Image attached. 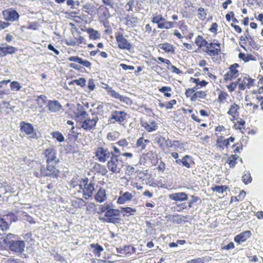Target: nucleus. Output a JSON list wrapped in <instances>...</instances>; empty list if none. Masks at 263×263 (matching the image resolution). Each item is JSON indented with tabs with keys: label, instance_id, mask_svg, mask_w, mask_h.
<instances>
[{
	"label": "nucleus",
	"instance_id": "nucleus-54",
	"mask_svg": "<svg viewBox=\"0 0 263 263\" xmlns=\"http://www.w3.org/2000/svg\"><path fill=\"white\" fill-rule=\"evenodd\" d=\"M51 135L53 137V138H55L59 142H63L64 141V136L62 135V133L59 131H54L53 132Z\"/></svg>",
	"mask_w": 263,
	"mask_h": 263
},
{
	"label": "nucleus",
	"instance_id": "nucleus-11",
	"mask_svg": "<svg viewBox=\"0 0 263 263\" xmlns=\"http://www.w3.org/2000/svg\"><path fill=\"white\" fill-rule=\"evenodd\" d=\"M128 114L124 110H113L108 119L110 123L123 124L126 120Z\"/></svg>",
	"mask_w": 263,
	"mask_h": 263
},
{
	"label": "nucleus",
	"instance_id": "nucleus-28",
	"mask_svg": "<svg viewBox=\"0 0 263 263\" xmlns=\"http://www.w3.org/2000/svg\"><path fill=\"white\" fill-rule=\"evenodd\" d=\"M234 123L233 128L239 130L241 133L245 134L246 131V121L242 118H238Z\"/></svg>",
	"mask_w": 263,
	"mask_h": 263
},
{
	"label": "nucleus",
	"instance_id": "nucleus-25",
	"mask_svg": "<svg viewBox=\"0 0 263 263\" xmlns=\"http://www.w3.org/2000/svg\"><path fill=\"white\" fill-rule=\"evenodd\" d=\"M157 143L162 151L165 153L168 152L166 151L167 148L172 147V144H168V142H171L169 139H166L163 136H159L157 138Z\"/></svg>",
	"mask_w": 263,
	"mask_h": 263
},
{
	"label": "nucleus",
	"instance_id": "nucleus-59",
	"mask_svg": "<svg viewBox=\"0 0 263 263\" xmlns=\"http://www.w3.org/2000/svg\"><path fill=\"white\" fill-rule=\"evenodd\" d=\"M186 204L185 202H182L180 204H176L174 206V210L176 211H178V212H180L185 209H186Z\"/></svg>",
	"mask_w": 263,
	"mask_h": 263
},
{
	"label": "nucleus",
	"instance_id": "nucleus-3",
	"mask_svg": "<svg viewBox=\"0 0 263 263\" xmlns=\"http://www.w3.org/2000/svg\"><path fill=\"white\" fill-rule=\"evenodd\" d=\"M16 235L12 233L6 235L4 240L5 244L8 247L9 250L15 253H22L24 252L25 248V242L23 240H13L16 238Z\"/></svg>",
	"mask_w": 263,
	"mask_h": 263
},
{
	"label": "nucleus",
	"instance_id": "nucleus-6",
	"mask_svg": "<svg viewBox=\"0 0 263 263\" xmlns=\"http://www.w3.org/2000/svg\"><path fill=\"white\" fill-rule=\"evenodd\" d=\"M152 23L156 24L159 29H171L174 26L173 21H167V15H163L161 13L156 12L152 14L151 18Z\"/></svg>",
	"mask_w": 263,
	"mask_h": 263
},
{
	"label": "nucleus",
	"instance_id": "nucleus-52",
	"mask_svg": "<svg viewBox=\"0 0 263 263\" xmlns=\"http://www.w3.org/2000/svg\"><path fill=\"white\" fill-rule=\"evenodd\" d=\"M228 189V186L226 185H215L212 186V191L218 192V194H222Z\"/></svg>",
	"mask_w": 263,
	"mask_h": 263
},
{
	"label": "nucleus",
	"instance_id": "nucleus-48",
	"mask_svg": "<svg viewBox=\"0 0 263 263\" xmlns=\"http://www.w3.org/2000/svg\"><path fill=\"white\" fill-rule=\"evenodd\" d=\"M197 16L199 20L204 21L206 19L207 13L204 8L199 7L197 10Z\"/></svg>",
	"mask_w": 263,
	"mask_h": 263
},
{
	"label": "nucleus",
	"instance_id": "nucleus-20",
	"mask_svg": "<svg viewBox=\"0 0 263 263\" xmlns=\"http://www.w3.org/2000/svg\"><path fill=\"white\" fill-rule=\"evenodd\" d=\"M240 107L236 103L234 102L230 105L227 114L231 116V121L237 120L240 115Z\"/></svg>",
	"mask_w": 263,
	"mask_h": 263
},
{
	"label": "nucleus",
	"instance_id": "nucleus-57",
	"mask_svg": "<svg viewBox=\"0 0 263 263\" xmlns=\"http://www.w3.org/2000/svg\"><path fill=\"white\" fill-rule=\"evenodd\" d=\"M7 220H9V223H10V225L11 224L12 222H15V221H16L18 220L17 216L12 212L7 213Z\"/></svg>",
	"mask_w": 263,
	"mask_h": 263
},
{
	"label": "nucleus",
	"instance_id": "nucleus-61",
	"mask_svg": "<svg viewBox=\"0 0 263 263\" xmlns=\"http://www.w3.org/2000/svg\"><path fill=\"white\" fill-rule=\"evenodd\" d=\"M83 12L87 13L89 15H92L95 13L94 8L89 5H85L83 8Z\"/></svg>",
	"mask_w": 263,
	"mask_h": 263
},
{
	"label": "nucleus",
	"instance_id": "nucleus-58",
	"mask_svg": "<svg viewBox=\"0 0 263 263\" xmlns=\"http://www.w3.org/2000/svg\"><path fill=\"white\" fill-rule=\"evenodd\" d=\"M104 89H106L107 93L112 98H114L116 96V93L117 91H115L114 89H112L111 87L109 86L108 84H105V86L103 87Z\"/></svg>",
	"mask_w": 263,
	"mask_h": 263
},
{
	"label": "nucleus",
	"instance_id": "nucleus-17",
	"mask_svg": "<svg viewBox=\"0 0 263 263\" xmlns=\"http://www.w3.org/2000/svg\"><path fill=\"white\" fill-rule=\"evenodd\" d=\"M239 82V89L240 90H244L247 87L250 88V87L254 86V79L250 77V76L246 75L238 79Z\"/></svg>",
	"mask_w": 263,
	"mask_h": 263
},
{
	"label": "nucleus",
	"instance_id": "nucleus-16",
	"mask_svg": "<svg viewBox=\"0 0 263 263\" xmlns=\"http://www.w3.org/2000/svg\"><path fill=\"white\" fill-rule=\"evenodd\" d=\"M2 15L4 20L11 22L17 21L20 16L17 11L12 8L3 10Z\"/></svg>",
	"mask_w": 263,
	"mask_h": 263
},
{
	"label": "nucleus",
	"instance_id": "nucleus-5",
	"mask_svg": "<svg viewBox=\"0 0 263 263\" xmlns=\"http://www.w3.org/2000/svg\"><path fill=\"white\" fill-rule=\"evenodd\" d=\"M95 182L94 181H89L87 177L81 179L79 181L78 185L82 192L83 197L86 200L90 199L92 196L94 191H95Z\"/></svg>",
	"mask_w": 263,
	"mask_h": 263
},
{
	"label": "nucleus",
	"instance_id": "nucleus-47",
	"mask_svg": "<svg viewBox=\"0 0 263 263\" xmlns=\"http://www.w3.org/2000/svg\"><path fill=\"white\" fill-rule=\"evenodd\" d=\"M172 91V88L170 86H164L161 87H159V91L163 92L164 93V96L165 97H171L172 96V94L171 92Z\"/></svg>",
	"mask_w": 263,
	"mask_h": 263
},
{
	"label": "nucleus",
	"instance_id": "nucleus-50",
	"mask_svg": "<svg viewBox=\"0 0 263 263\" xmlns=\"http://www.w3.org/2000/svg\"><path fill=\"white\" fill-rule=\"evenodd\" d=\"M86 80L84 78H80L78 79H74L73 80L70 81L69 84H76L78 86L81 87H84L86 85Z\"/></svg>",
	"mask_w": 263,
	"mask_h": 263
},
{
	"label": "nucleus",
	"instance_id": "nucleus-37",
	"mask_svg": "<svg viewBox=\"0 0 263 263\" xmlns=\"http://www.w3.org/2000/svg\"><path fill=\"white\" fill-rule=\"evenodd\" d=\"M98 13L99 17L102 19H107L110 16L108 9L104 5H100L98 8Z\"/></svg>",
	"mask_w": 263,
	"mask_h": 263
},
{
	"label": "nucleus",
	"instance_id": "nucleus-2",
	"mask_svg": "<svg viewBox=\"0 0 263 263\" xmlns=\"http://www.w3.org/2000/svg\"><path fill=\"white\" fill-rule=\"evenodd\" d=\"M88 114L85 110L80 111L76 115V119L81 122V127L86 131L91 130L96 128L99 120L98 116L92 118H87Z\"/></svg>",
	"mask_w": 263,
	"mask_h": 263
},
{
	"label": "nucleus",
	"instance_id": "nucleus-49",
	"mask_svg": "<svg viewBox=\"0 0 263 263\" xmlns=\"http://www.w3.org/2000/svg\"><path fill=\"white\" fill-rule=\"evenodd\" d=\"M121 211L122 212H124V213H123V216H128L134 215L136 211V209H132L131 207H125L122 208Z\"/></svg>",
	"mask_w": 263,
	"mask_h": 263
},
{
	"label": "nucleus",
	"instance_id": "nucleus-12",
	"mask_svg": "<svg viewBox=\"0 0 263 263\" xmlns=\"http://www.w3.org/2000/svg\"><path fill=\"white\" fill-rule=\"evenodd\" d=\"M115 37L119 49L127 50H131L132 44L128 41V39H125L122 32H116L115 33Z\"/></svg>",
	"mask_w": 263,
	"mask_h": 263
},
{
	"label": "nucleus",
	"instance_id": "nucleus-26",
	"mask_svg": "<svg viewBox=\"0 0 263 263\" xmlns=\"http://www.w3.org/2000/svg\"><path fill=\"white\" fill-rule=\"evenodd\" d=\"M86 41L83 36H79L78 38H70L66 40L65 44L69 46L79 45L81 44H86Z\"/></svg>",
	"mask_w": 263,
	"mask_h": 263
},
{
	"label": "nucleus",
	"instance_id": "nucleus-34",
	"mask_svg": "<svg viewBox=\"0 0 263 263\" xmlns=\"http://www.w3.org/2000/svg\"><path fill=\"white\" fill-rule=\"evenodd\" d=\"M82 31H86L88 34L89 39L92 40H96L100 39L101 37V34L98 31L95 30V29L88 28L85 29H81Z\"/></svg>",
	"mask_w": 263,
	"mask_h": 263
},
{
	"label": "nucleus",
	"instance_id": "nucleus-23",
	"mask_svg": "<svg viewBox=\"0 0 263 263\" xmlns=\"http://www.w3.org/2000/svg\"><path fill=\"white\" fill-rule=\"evenodd\" d=\"M69 61H72L79 63L80 65H82L84 67L90 68L92 63L89 61L84 60L83 58L78 57V55H73L68 58Z\"/></svg>",
	"mask_w": 263,
	"mask_h": 263
},
{
	"label": "nucleus",
	"instance_id": "nucleus-24",
	"mask_svg": "<svg viewBox=\"0 0 263 263\" xmlns=\"http://www.w3.org/2000/svg\"><path fill=\"white\" fill-rule=\"evenodd\" d=\"M158 60L162 63H165L167 65V69L171 70L172 73L177 74L182 73V71L180 69L177 68L176 66L173 65L170 60L165 59V58L162 57H158Z\"/></svg>",
	"mask_w": 263,
	"mask_h": 263
},
{
	"label": "nucleus",
	"instance_id": "nucleus-36",
	"mask_svg": "<svg viewBox=\"0 0 263 263\" xmlns=\"http://www.w3.org/2000/svg\"><path fill=\"white\" fill-rule=\"evenodd\" d=\"M192 158L190 155H186L181 159H178L176 160V163L180 165L184 166L186 168H190L191 166V162H192Z\"/></svg>",
	"mask_w": 263,
	"mask_h": 263
},
{
	"label": "nucleus",
	"instance_id": "nucleus-9",
	"mask_svg": "<svg viewBox=\"0 0 263 263\" xmlns=\"http://www.w3.org/2000/svg\"><path fill=\"white\" fill-rule=\"evenodd\" d=\"M203 51L210 57H218L222 53L221 45L216 40H214L213 42H208V41L206 47Z\"/></svg>",
	"mask_w": 263,
	"mask_h": 263
},
{
	"label": "nucleus",
	"instance_id": "nucleus-30",
	"mask_svg": "<svg viewBox=\"0 0 263 263\" xmlns=\"http://www.w3.org/2000/svg\"><path fill=\"white\" fill-rule=\"evenodd\" d=\"M251 235L250 231H245L243 232L237 234V235L235 236L234 237V241L237 243H241V242L246 241L249 237H250Z\"/></svg>",
	"mask_w": 263,
	"mask_h": 263
},
{
	"label": "nucleus",
	"instance_id": "nucleus-4",
	"mask_svg": "<svg viewBox=\"0 0 263 263\" xmlns=\"http://www.w3.org/2000/svg\"><path fill=\"white\" fill-rule=\"evenodd\" d=\"M26 164L30 167V169L36 178H40L42 177H49V175L46 168V166L39 160H28Z\"/></svg>",
	"mask_w": 263,
	"mask_h": 263
},
{
	"label": "nucleus",
	"instance_id": "nucleus-46",
	"mask_svg": "<svg viewBox=\"0 0 263 263\" xmlns=\"http://www.w3.org/2000/svg\"><path fill=\"white\" fill-rule=\"evenodd\" d=\"M114 98L119 100L120 102L125 103L127 105L132 104V100L128 97L122 96L119 92H116Z\"/></svg>",
	"mask_w": 263,
	"mask_h": 263
},
{
	"label": "nucleus",
	"instance_id": "nucleus-8",
	"mask_svg": "<svg viewBox=\"0 0 263 263\" xmlns=\"http://www.w3.org/2000/svg\"><path fill=\"white\" fill-rule=\"evenodd\" d=\"M198 87L195 86L191 88L185 89L184 95L186 98H189L191 102H196L197 100L205 99L208 96L206 91L198 90Z\"/></svg>",
	"mask_w": 263,
	"mask_h": 263
},
{
	"label": "nucleus",
	"instance_id": "nucleus-56",
	"mask_svg": "<svg viewBox=\"0 0 263 263\" xmlns=\"http://www.w3.org/2000/svg\"><path fill=\"white\" fill-rule=\"evenodd\" d=\"M86 211L89 214H92L95 213L97 208L96 205L94 203V202H89L88 204L86 203Z\"/></svg>",
	"mask_w": 263,
	"mask_h": 263
},
{
	"label": "nucleus",
	"instance_id": "nucleus-13",
	"mask_svg": "<svg viewBox=\"0 0 263 263\" xmlns=\"http://www.w3.org/2000/svg\"><path fill=\"white\" fill-rule=\"evenodd\" d=\"M111 152H109L107 148H104V147H98L96 150L95 155L97 160L100 162H105L107 159L110 157Z\"/></svg>",
	"mask_w": 263,
	"mask_h": 263
},
{
	"label": "nucleus",
	"instance_id": "nucleus-29",
	"mask_svg": "<svg viewBox=\"0 0 263 263\" xmlns=\"http://www.w3.org/2000/svg\"><path fill=\"white\" fill-rule=\"evenodd\" d=\"M169 198L175 201H184L188 199V195L185 192H177L170 194Z\"/></svg>",
	"mask_w": 263,
	"mask_h": 263
},
{
	"label": "nucleus",
	"instance_id": "nucleus-63",
	"mask_svg": "<svg viewBox=\"0 0 263 263\" xmlns=\"http://www.w3.org/2000/svg\"><path fill=\"white\" fill-rule=\"evenodd\" d=\"M135 172V168L133 166L130 165H126L125 174L126 175H132Z\"/></svg>",
	"mask_w": 263,
	"mask_h": 263
},
{
	"label": "nucleus",
	"instance_id": "nucleus-1",
	"mask_svg": "<svg viewBox=\"0 0 263 263\" xmlns=\"http://www.w3.org/2000/svg\"><path fill=\"white\" fill-rule=\"evenodd\" d=\"M42 155L45 159L46 168L49 177L52 178H58L60 171L58 168V165L60 162V160L58 155L57 150L53 147H48L43 151Z\"/></svg>",
	"mask_w": 263,
	"mask_h": 263
},
{
	"label": "nucleus",
	"instance_id": "nucleus-7",
	"mask_svg": "<svg viewBox=\"0 0 263 263\" xmlns=\"http://www.w3.org/2000/svg\"><path fill=\"white\" fill-rule=\"evenodd\" d=\"M124 166V162L119 155H112L106 163L108 170L114 174L120 173Z\"/></svg>",
	"mask_w": 263,
	"mask_h": 263
},
{
	"label": "nucleus",
	"instance_id": "nucleus-62",
	"mask_svg": "<svg viewBox=\"0 0 263 263\" xmlns=\"http://www.w3.org/2000/svg\"><path fill=\"white\" fill-rule=\"evenodd\" d=\"M242 180L246 184L250 183L252 181V178L250 173L244 174L242 177Z\"/></svg>",
	"mask_w": 263,
	"mask_h": 263
},
{
	"label": "nucleus",
	"instance_id": "nucleus-53",
	"mask_svg": "<svg viewBox=\"0 0 263 263\" xmlns=\"http://www.w3.org/2000/svg\"><path fill=\"white\" fill-rule=\"evenodd\" d=\"M10 87L12 91H18L21 89L22 86L19 82L14 81L10 83Z\"/></svg>",
	"mask_w": 263,
	"mask_h": 263
},
{
	"label": "nucleus",
	"instance_id": "nucleus-55",
	"mask_svg": "<svg viewBox=\"0 0 263 263\" xmlns=\"http://www.w3.org/2000/svg\"><path fill=\"white\" fill-rule=\"evenodd\" d=\"M138 23V17H131L127 19L126 22V25L130 27H135Z\"/></svg>",
	"mask_w": 263,
	"mask_h": 263
},
{
	"label": "nucleus",
	"instance_id": "nucleus-64",
	"mask_svg": "<svg viewBox=\"0 0 263 263\" xmlns=\"http://www.w3.org/2000/svg\"><path fill=\"white\" fill-rule=\"evenodd\" d=\"M233 152L235 153H239L242 149V144L241 142H237L233 145Z\"/></svg>",
	"mask_w": 263,
	"mask_h": 263
},
{
	"label": "nucleus",
	"instance_id": "nucleus-39",
	"mask_svg": "<svg viewBox=\"0 0 263 263\" xmlns=\"http://www.w3.org/2000/svg\"><path fill=\"white\" fill-rule=\"evenodd\" d=\"M133 196L132 194L129 192H126L120 196H119L117 199V203L120 204H124L128 200L132 199Z\"/></svg>",
	"mask_w": 263,
	"mask_h": 263
},
{
	"label": "nucleus",
	"instance_id": "nucleus-14",
	"mask_svg": "<svg viewBox=\"0 0 263 263\" xmlns=\"http://www.w3.org/2000/svg\"><path fill=\"white\" fill-rule=\"evenodd\" d=\"M239 67L238 63H234L229 67V70L224 74V81H232V80L237 78L239 76V71L237 70V68Z\"/></svg>",
	"mask_w": 263,
	"mask_h": 263
},
{
	"label": "nucleus",
	"instance_id": "nucleus-32",
	"mask_svg": "<svg viewBox=\"0 0 263 263\" xmlns=\"http://www.w3.org/2000/svg\"><path fill=\"white\" fill-rule=\"evenodd\" d=\"M218 97L216 99V102L219 104H222L227 102L228 98H229V94L226 91L220 90L218 89Z\"/></svg>",
	"mask_w": 263,
	"mask_h": 263
},
{
	"label": "nucleus",
	"instance_id": "nucleus-35",
	"mask_svg": "<svg viewBox=\"0 0 263 263\" xmlns=\"http://www.w3.org/2000/svg\"><path fill=\"white\" fill-rule=\"evenodd\" d=\"M159 47L161 50L167 53H174L175 47L173 45L168 43V42H164L163 43L159 44Z\"/></svg>",
	"mask_w": 263,
	"mask_h": 263
},
{
	"label": "nucleus",
	"instance_id": "nucleus-31",
	"mask_svg": "<svg viewBox=\"0 0 263 263\" xmlns=\"http://www.w3.org/2000/svg\"><path fill=\"white\" fill-rule=\"evenodd\" d=\"M47 103V97L44 95H40L37 96L35 99V103L37 105V107L39 108L40 111L44 110V107Z\"/></svg>",
	"mask_w": 263,
	"mask_h": 263
},
{
	"label": "nucleus",
	"instance_id": "nucleus-18",
	"mask_svg": "<svg viewBox=\"0 0 263 263\" xmlns=\"http://www.w3.org/2000/svg\"><path fill=\"white\" fill-rule=\"evenodd\" d=\"M140 123L144 129L148 132L157 130L158 128V124L155 120H141Z\"/></svg>",
	"mask_w": 263,
	"mask_h": 263
},
{
	"label": "nucleus",
	"instance_id": "nucleus-40",
	"mask_svg": "<svg viewBox=\"0 0 263 263\" xmlns=\"http://www.w3.org/2000/svg\"><path fill=\"white\" fill-rule=\"evenodd\" d=\"M93 171L97 173L101 174L102 175H106L108 173V170L105 166L99 163H96L93 167Z\"/></svg>",
	"mask_w": 263,
	"mask_h": 263
},
{
	"label": "nucleus",
	"instance_id": "nucleus-21",
	"mask_svg": "<svg viewBox=\"0 0 263 263\" xmlns=\"http://www.w3.org/2000/svg\"><path fill=\"white\" fill-rule=\"evenodd\" d=\"M17 50L16 47L7 44H2L0 46V58L5 57L8 54H13Z\"/></svg>",
	"mask_w": 263,
	"mask_h": 263
},
{
	"label": "nucleus",
	"instance_id": "nucleus-44",
	"mask_svg": "<svg viewBox=\"0 0 263 263\" xmlns=\"http://www.w3.org/2000/svg\"><path fill=\"white\" fill-rule=\"evenodd\" d=\"M238 58L245 63L248 62L250 61L256 60V58L254 55L251 54H245L244 52H240L238 54Z\"/></svg>",
	"mask_w": 263,
	"mask_h": 263
},
{
	"label": "nucleus",
	"instance_id": "nucleus-51",
	"mask_svg": "<svg viewBox=\"0 0 263 263\" xmlns=\"http://www.w3.org/2000/svg\"><path fill=\"white\" fill-rule=\"evenodd\" d=\"M238 158V156L237 155H232L228 158L227 162L228 163L230 167L233 168L235 167L237 163V160Z\"/></svg>",
	"mask_w": 263,
	"mask_h": 263
},
{
	"label": "nucleus",
	"instance_id": "nucleus-15",
	"mask_svg": "<svg viewBox=\"0 0 263 263\" xmlns=\"http://www.w3.org/2000/svg\"><path fill=\"white\" fill-rule=\"evenodd\" d=\"M156 161H157V155L153 151H149L142 154V157L140 158V163L143 165L148 163L152 165H155Z\"/></svg>",
	"mask_w": 263,
	"mask_h": 263
},
{
	"label": "nucleus",
	"instance_id": "nucleus-10",
	"mask_svg": "<svg viewBox=\"0 0 263 263\" xmlns=\"http://www.w3.org/2000/svg\"><path fill=\"white\" fill-rule=\"evenodd\" d=\"M120 211L118 209H109L105 211L104 214V220L106 222L119 223L121 220L119 218Z\"/></svg>",
	"mask_w": 263,
	"mask_h": 263
},
{
	"label": "nucleus",
	"instance_id": "nucleus-42",
	"mask_svg": "<svg viewBox=\"0 0 263 263\" xmlns=\"http://www.w3.org/2000/svg\"><path fill=\"white\" fill-rule=\"evenodd\" d=\"M195 43L199 49H202L203 47L206 48L208 41L203 38V36L198 35L195 39Z\"/></svg>",
	"mask_w": 263,
	"mask_h": 263
},
{
	"label": "nucleus",
	"instance_id": "nucleus-45",
	"mask_svg": "<svg viewBox=\"0 0 263 263\" xmlns=\"http://www.w3.org/2000/svg\"><path fill=\"white\" fill-rule=\"evenodd\" d=\"M90 247L93 249V252L96 256L100 257L101 253L103 251V247L99 243H91Z\"/></svg>",
	"mask_w": 263,
	"mask_h": 263
},
{
	"label": "nucleus",
	"instance_id": "nucleus-27",
	"mask_svg": "<svg viewBox=\"0 0 263 263\" xmlns=\"http://www.w3.org/2000/svg\"><path fill=\"white\" fill-rule=\"evenodd\" d=\"M94 198L96 201L98 202H103L106 200V191L105 189L100 187L96 194L95 195Z\"/></svg>",
	"mask_w": 263,
	"mask_h": 263
},
{
	"label": "nucleus",
	"instance_id": "nucleus-22",
	"mask_svg": "<svg viewBox=\"0 0 263 263\" xmlns=\"http://www.w3.org/2000/svg\"><path fill=\"white\" fill-rule=\"evenodd\" d=\"M20 129L26 135L32 134L31 137L32 138H34L36 137V134L34 132L33 126L31 123L22 121L20 123Z\"/></svg>",
	"mask_w": 263,
	"mask_h": 263
},
{
	"label": "nucleus",
	"instance_id": "nucleus-33",
	"mask_svg": "<svg viewBox=\"0 0 263 263\" xmlns=\"http://www.w3.org/2000/svg\"><path fill=\"white\" fill-rule=\"evenodd\" d=\"M47 107H48V110L52 112H56V111L60 110L62 105L58 100H49Z\"/></svg>",
	"mask_w": 263,
	"mask_h": 263
},
{
	"label": "nucleus",
	"instance_id": "nucleus-19",
	"mask_svg": "<svg viewBox=\"0 0 263 263\" xmlns=\"http://www.w3.org/2000/svg\"><path fill=\"white\" fill-rule=\"evenodd\" d=\"M235 139L233 136H231L228 139H224V137L222 136H218L216 141V145L220 149H223L224 147H228L230 142H234Z\"/></svg>",
	"mask_w": 263,
	"mask_h": 263
},
{
	"label": "nucleus",
	"instance_id": "nucleus-38",
	"mask_svg": "<svg viewBox=\"0 0 263 263\" xmlns=\"http://www.w3.org/2000/svg\"><path fill=\"white\" fill-rule=\"evenodd\" d=\"M71 204L72 206L74 208H82L86 205V202L82 198L74 197L71 200Z\"/></svg>",
	"mask_w": 263,
	"mask_h": 263
},
{
	"label": "nucleus",
	"instance_id": "nucleus-43",
	"mask_svg": "<svg viewBox=\"0 0 263 263\" xmlns=\"http://www.w3.org/2000/svg\"><path fill=\"white\" fill-rule=\"evenodd\" d=\"M7 215L0 217V229L2 231H6L9 230L10 223L7 222Z\"/></svg>",
	"mask_w": 263,
	"mask_h": 263
},
{
	"label": "nucleus",
	"instance_id": "nucleus-60",
	"mask_svg": "<svg viewBox=\"0 0 263 263\" xmlns=\"http://www.w3.org/2000/svg\"><path fill=\"white\" fill-rule=\"evenodd\" d=\"M144 33H146L147 35H149L154 32V33L156 32V29H153L152 26L150 25V24H146L144 29Z\"/></svg>",
	"mask_w": 263,
	"mask_h": 263
},
{
	"label": "nucleus",
	"instance_id": "nucleus-41",
	"mask_svg": "<svg viewBox=\"0 0 263 263\" xmlns=\"http://www.w3.org/2000/svg\"><path fill=\"white\" fill-rule=\"evenodd\" d=\"M150 142L149 140L144 139V137H140L138 138L136 142V145L137 147L140 148L141 150L145 149L147 144Z\"/></svg>",
	"mask_w": 263,
	"mask_h": 263
}]
</instances>
